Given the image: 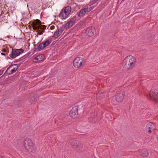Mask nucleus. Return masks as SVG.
<instances>
[{
  "instance_id": "f257e3e1",
  "label": "nucleus",
  "mask_w": 158,
  "mask_h": 158,
  "mask_svg": "<svg viewBox=\"0 0 158 158\" xmlns=\"http://www.w3.org/2000/svg\"><path fill=\"white\" fill-rule=\"evenodd\" d=\"M136 63V58L133 56H129L126 57L124 59L122 64L125 68L131 69L135 67Z\"/></svg>"
},
{
  "instance_id": "f03ea898",
  "label": "nucleus",
  "mask_w": 158,
  "mask_h": 158,
  "mask_svg": "<svg viewBox=\"0 0 158 158\" xmlns=\"http://www.w3.org/2000/svg\"><path fill=\"white\" fill-rule=\"evenodd\" d=\"M23 145L26 149L29 152L33 151L34 149V144L31 139H25L23 141Z\"/></svg>"
},
{
  "instance_id": "7ed1b4c3",
  "label": "nucleus",
  "mask_w": 158,
  "mask_h": 158,
  "mask_svg": "<svg viewBox=\"0 0 158 158\" xmlns=\"http://www.w3.org/2000/svg\"><path fill=\"white\" fill-rule=\"evenodd\" d=\"M71 11V8L69 6H67L63 9L59 15V17L62 19H65L67 18Z\"/></svg>"
},
{
  "instance_id": "20e7f679",
  "label": "nucleus",
  "mask_w": 158,
  "mask_h": 158,
  "mask_svg": "<svg viewBox=\"0 0 158 158\" xmlns=\"http://www.w3.org/2000/svg\"><path fill=\"white\" fill-rule=\"evenodd\" d=\"M85 63V60L84 59L80 57H77L73 61V65L76 68H79L84 65Z\"/></svg>"
},
{
  "instance_id": "39448f33",
  "label": "nucleus",
  "mask_w": 158,
  "mask_h": 158,
  "mask_svg": "<svg viewBox=\"0 0 158 158\" xmlns=\"http://www.w3.org/2000/svg\"><path fill=\"white\" fill-rule=\"evenodd\" d=\"M149 97L151 99L158 102V90L154 89L151 90L149 93Z\"/></svg>"
},
{
  "instance_id": "423d86ee",
  "label": "nucleus",
  "mask_w": 158,
  "mask_h": 158,
  "mask_svg": "<svg viewBox=\"0 0 158 158\" xmlns=\"http://www.w3.org/2000/svg\"><path fill=\"white\" fill-rule=\"evenodd\" d=\"M23 50L21 48L19 49H13L10 56L11 58H15L23 53Z\"/></svg>"
},
{
  "instance_id": "0eeeda50",
  "label": "nucleus",
  "mask_w": 158,
  "mask_h": 158,
  "mask_svg": "<svg viewBox=\"0 0 158 158\" xmlns=\"http://www.w3.org/2000/svg\"><path fill=\"white\" fill-rule=\"evenodd\" d=\"M41 22L40 20L37 19L35 22L33 23L32 27L34 30H37L39 29H43V27H44L45 26L44 25H40Z\"/></svg>"
},
{
  "instance_id": "6e6552de",
  "label": "nucleus",
  "mask_w": 158,
  "mask_h": 158,
  "mask_svg": "<svg viewBox=\"0 0 158 158\" xmlns=\"http://www.w3.org/2000/svg\"><path fill=\"white\" fill-rule=\"evenodd\" d=\"M71 145L73 148L77 150H80L83 148L82 144L78 141H74L72 142Z\"/></svg>"
},
{
  "instance_id": "1a4fd4ad",
  "label": "nucleus",
  "mask_w": 158,
  "mask_h": 158,
  "mask_svg": "<svg viewBox=\"0 0 158 158\" xmlns=\"http://www.w3.org/2000/svg\"><path fill=\"white\" fill-rule=\"evenodd\" d=\"M124 97V92L123 91H118L117 92L115 96V99L118 102H121Z\"/></svg>"
},
{
  "instance_id": "9d476101",
  "label": "nucleus",
  "mask_w": 158,
  "mask_h": 158,
  "mask_svg": "<svg viewBox=\"0 0 158 158\" xmlns=\"http://www.w3.org/2000/svg\"><path fill=\"white\" fill-rule=\"evenodd\" d=\"M18 66L16 64H15L9 66L7 69L6 72L9 74H11L15 73L17 69Z\"/></svg>"
},
{
  "instance_id": "9b49d317",
  "label": "nucleus",
  "mask_w": 158,
  "mask_h": 158,
  "mask_svg": "<svg viewBox=\"0 0 158 158\" xmlns=\"http://www.w3.org/2000/svg\"><path fill=\"white\" fill-rule=\"evenodd\" d=\"M70 116L73 118H76L78 117L77 108L75 107L73 108L70 112Z\"/></svg>"
},
{
  "instance_id": "f8f14e48",
  "label": "nucleus",
  "mask_w": 158,
  "mask_h": 158,
  "mask_svg": "<svg viewBox=\"0 0 158 158\" xmlns=\"http://www.w3.org/2000/svg\"><path fill=\"white\" fill-rule=\"evenodd\" d=\"M154 129L155 126L152 123H149L146 126V130L149 133H151Z\"/></svg>"
},
{
  "instance_id": "ddd939ff",
  "label": "nucleus",
  "mask_w": 158,
  "mask_h": 158,
  "mask_svg": "<svg viewBox=\"0 0 158 158\" xmlns=\"http://www.w3.org/2000/svg\"><path fill=\"white\" fill-rule=\"evenodd\" d=\"M90 10H89L87 8H85L81 10L79 12H78L77 14V15L79 17L83 16Z\"/></svg>"
},
{
  "instance_id": "4468645a",
  "label": "nucleus",
  "mask_w": 158,
  "mask_h": 158,
  "mask_svg": "<svg viewBox=\"0 0 158 158\" xmlns=\"http://www.w3.org/2000/svg\"><path fill=\"white\" fill-rule=\"evenodd\" d=\"M95 29L93 27H89L87 28L85 31L86 34L89 36H92L94 35Z\"/></svg>"
},
{
  "instance_id": "2eb2a0df",
  "label": "nucleus",
  "mask_w": 158,
  "mask_h": 158,
  "mask_svg": "<svg viewBox=\"0 0 158 158\" xmlns=\"http://www.w3.org/2000/svg\"><path fill=\"white\" fill-rule=\"evenodd\" d=\"M76 18L75 17H73V19H72L69 21L65 25V27L66 29L69 28L74 24Z\"/></svg>"
},
{
  "instance_id": "dca6fc26",
  "label": "nucleus",
  "mask_w": 158,
  "mask_h": 158,
  "mask_svg": "<svg viewBox=\"0 0 158 158\" xmlns=\"http://www.w3.org/2000/svg\"><path fill=\"white\" fill-rule=\"evenodd\" d=\"M44 58V56L43 55H39L35 57L33 59V61L34 62H38L43 60Z\"/></svg>"
},
{
  "instance_id": "f3484780",
  "label": "nucleus",
  "mask_w": 158,
  "mask_h": 158,
  "mask_svg": "<svg viewBox=\"0 0 158 158\" xmlns=\"http://www.w3.org/2000/svg\"><path fill=\"white\" fill-rule=\"evenodd\" d=\"M63 31V29L62 28L60 29H57L55 32L54 35V37L56 38H57L62 34Z\"/></svg>"
},
{
  "instance_id": "a211bd4d",
  "label": "nucleus",
  "mask_w": 158,
  "mask_h": 158,
  "mask_svg": "<svg viewBox=\"0 0 158 158\" xmlns=\"http://www.w3.org/2000/svg\"><path fill=\"white\" fill-rule=\"evenodd\" d=\"M141 153V155L143 157H147L149 155L148 151L145 149L142 150Z\"/></svg>"
},
{
  "instance_id": "6ab92c4d",
  "label": "nucleus",
  "mask_w": 158,
  "mask_h": 158,
  "mask_svg": "<svg viewBox=\"0 0 158 158\" xmlns=\"http://www.w3.org/2000/svg\"><path fill=\"white\" fill-rule=\"evenodd\" d=\"M45 48V47L43 45V43H42L41 44H39L38 47V49L39 51H41L43 49Z\"/></svg>"
},
{
  "instance_id": "aec40b11",
  "label": "nucleus",
  "mask_w": 158,
  "mask_h": 158,
  "mask_svg": "<svg viewBox=\"0 0 158 158\" xmlns=\"http://www.w3.org/2000/svg\"><path fill=\"white\" fill-rule=\"evenodd\" d=\"M51 42H50L49 40H46L45 41L43 42L42 43L45 48Z\"/></svg>"
},
{
  "instance_id": "412c9836",
  "label": "nucleus",
  "mask_w": 158,
  "mask_h": 158,
  "mask_svg": "<svg viewBox=\"0 0 158 158\" xmlns=\"http://www.w3.org/2000/svg\"><path fill=\"white\" fill-rule=\"evenodd\" d=\"M3 73V71L0 70V76Z\"/></svg>"
},
{
  "instance_id": "4be33fe9",
  "label": "nucleus",
  "mask_w": 158,
  "mask_h": 158,
  "mask_svg": "<svg viewBox=\"0 0 158 158\" xmlns=\"http://www.w3.org/2000/svg\"><path fill=\"white\" fill-rule=\"evenodd\" d=\"M50 29L51 30L53 29H54V27L53 26H52L51 27Z\"/></svg>"
},
{
  "instance_id": "5701e85b",
  "label": "nucleus",
  "mask_w": 158,
  "mask_h": 158,
  "mask_svg": "<svg viewBox=\"0 0 158 158\" xmlns=\"http://www.w3.org/2000/svg\"><path fill=\"white\" fill-rule=\"evenodd\" d=\"M1 54L2 55H3V56H5L6 55V54L5 53H1Z\"/></svg>"
},
{
  "instance_id": "b1692460",
  "label": "nucleus",
  "mask_w": 158,
  "mask_h": 158,
  "mask_svg": "<svg viewBox=\"0 0 158 158\" xmlns=\"http://www.w3.org/2000/svg\"><path fill=\"white\" fill-rule=\"evenodd\" d=\"M2 51L3 52H6V49H5L4 48V49H2Z\"/></svg>"
},
{
  "instance_id": "393cba45",
  "label": "nucleus",
  "mask_w": 158,
  "mask_h": 158,
  "mask_svg": "<svg viewBox=\"0 0 158 158\" xmlns=\"http://www.w3.org/2000/svg\"><path fill=\"white\" fill-rule=\"evenodd\" d=\"M145 95L147 97H148V95L147 94H145Z\"/></svg>"
},
{
  "instance_id": "a878e982",
  "label": "nucleus",
  "mask_w": 158,
  "mask_h": 158,
  "mask_svg": "<svg viewBox=\"0 0 158 158\" xmlns=\"http://www.w3.org/2000/svg\"><path fill=\"white\" fill-rule=\"evenodd\" d=\"M35 99V98H34V99H33V98H32L31 99V101L32 102L33 101V100Z\"/></svg>"
}]
</instances>
